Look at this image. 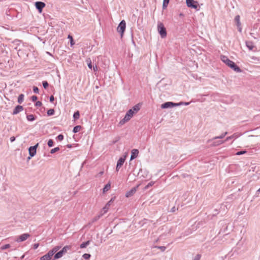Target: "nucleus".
Returning <instances> with one entry per match:
<instances>
[{
	"label": "nucleus",
	"instance_id": "nucleus-1",
	"mask_svg": "<svg viewBox=\"0 0 260 260\" xmlns=\"http://www.w3.org/2000/svg\"><path fill=\"white\" fill-rule=\"evenodd\" d=\"M221 59L228 67L232 69L235 72L237 73L241 72L242 71L240 69V68L239 67H238L234 61L230 60L228 57L224 55H222L221 56Z\"/></svg>",
	"mask_w": 260,
	"mask_h": 260
},
{
	"label": "nucleus",
	"instance_id": "nucleus-2",
	"mask_svg": "<svg viewBox=\"0 0 260 260\" xmlns=\"http://www.w3.org/2000/svg\"><path fill=\"white\" fill-rule=\"evenodd\" d=\"M134 114L135 113L133 111H132V110H128L126 112L124 117L121 120H120L118 125L121 126L124 124L126 122L129 121L133 117Z\"/></svg>",
	"mask_w": 260,
	"mask_h": 260
},
{
	"label": "nucleus",
	"instance_id": "nucleus-3",
	"mask_svg": "<svg viewBox=\"0 0 260 260\" xmlns=\"http://www.w3.org/2000/svg\"><path fill=\"white\" fill-rule=\"evenodd\" d=\"M157 30L162 38L167 36V31L162 23L158 22L157 24Z\"/></svg>",
	"mask_w": 260,
	"mask_h": 260
},
{
	"label": "nucleus",
	"instance_id": "nucleus-4",
	"mask_svg": "<svg viewBox=\"0 0 260 260\" xmlns=\"http://www.w3.org/2000/svg\"><path fill=\"white\" fill-rule=\"evenodd\" d=\"M125 28L126 22L124 20H123L120 22L118 27H117V31L120 34V36L121 38L123 37L124 32L125 30Z\"/></svg>",
	"mask_w": 260,
	"mask_h": 260
},
{
	"label": "nucleus",
	"instance_id": "nucleus-5",
	"mask_svg": "<svg viewBox=\"0 0 260 260\" xmlns=\"http://www.w3.org/2000/svg\"><path fill=\"white\" fill-rule=\"evenodd\" d=\"M182 104H183L182 102H180L179 103H174L173 102H168L165 103L164 104H162L161 105V108L162 109H166V108L173 107H175V106H178L180 105H182Z\"/></svg>",
	"mask_w": 260,
	"mask_h": 260
},
{
	"label": "nucleus",
	"instance_id": "nucleus-6",
	"mask_svg": "<svg viewBox=\"0 0 260 260\" xmlns=\"http://www.w3.org/2000/svg\"><path fill=\"white\" fill-rule=\"evenodd\" d=\"M186 5L188 7L194 8L197 10L199 8L198 3L194 0H186Z\"/></svg>",
	"mask_w": 260,
	"mask_h": 260
},
{
	"label": "nucleus",
	"instance_id": "nucleus-7",
	"mask_svg": "<svg viewBox=\"0 0 260 260\" xmlns=\"http://www.w3.org/2000/svg\"><path fill=\"white\" fill-rule=\"evenodd\" d=\"M30 235L28 233H25L21 235H20L17 239L16 240V241L17 242H21L24 241L26 240L27 238L30 237Z\"/></svg>",
	"mask_w": 260,
	"mask_h": 260
},
{
	"label": "nucleus",
	"instance_id": "nucleus-8",
	"mask_svg": "<svg viewBox=\"0 0 260 260\" xmlns=\"http://www.w3.org/2000/svg\"><path fill=\"white\" fill-rule=\"evenodd\" d=\"M126 158V156L121 157L117 161L116 170L118 171L121 167L123 165Z\"/></svg>",
	"mask_w": 260,
	"mask_h": 260
},
{
	"label": "nucleus",
	"instance_id": "nucleus-9",
	"mask_svg": "<svg viewBox=\"0 0 260 260\" xmlns=\"http://www.w3.org/2000/svg\"><path fill=\"white\" fill-rule=\"evenodd\" d=\"M39 146V143H37L34 146H31L28 149L29 154L30 157L34 156L36 154V150Z\"/></svg>",
	"mask_w": 260,
	"mask_h": 260
},
{
	"label": "nucleus",
	"instance_id": "nucleus-10",
	"mask_svg": "<svg viewBox=\"0 0 260 260\" xmlns=\"http://www.w3.org/2000/svg\"><path fill=\"white\" fill-rule=\"evenodd\" d=\"M35 6L37 9L38 10L40 13H41L42 9L45 7V4L42 2H37L35 3Z\"/></svg>",
	"mask_w": 260,
	"mask_h": 260
},
{
	"label": "nucleus",
	"instance_id": "nucleus-11",
	"mask_svg": "<svg viewBox=\"0 0 260 260\" xmlns=\"http://www.w3.org/2000/svg\"><path fill=\"white\" fill-rule=\"evenodd\" d=\"M113 202V198H111V200L106 204V205L105 206V207L103 208L102 211V214L103 215L105 213H106L109 208L110 205L111 203Z\"/></svg>",
	"mask_w": 260,
	"mask_h": 260
},
{
	"label": "nucleus",
	"instance_id": "nucleus-12",
	"mask_svg": "<svg viewBox=\"0 0 260 260\" xmlns=\"http://www.w3.org/2000/svg\"><path fill=\"white\" fill-rule=\"evenodd\" d=\"M139 150L137 149H134L131 151V160L134 159L136 158L139 154Z\"/></svg>",
	"mask_w": 260,
	"mask_h": 260
},
{
	"label": "nucleus",
	"instance_id": "nucleus-13",
	"mask_svg": "<svg viewBox=\"0 0 260 260\" xmlns=\"http://www.w3.org/2000/svg\"><path fill=\"white\" fill-rule=\"evenodd\" d=\"M137 187L138 186L132 188L129 191L126 193L125 196L127 198L132 196L136 192Z\"/></svg>",
	"mask_w": 260,
	"mask_h": 260
},
{
	"label": "nucleus",
	"instance_id": "nucleus-14",
	"mask_svg": "<svg viewBox=\"0 0 260 260\" xmlns=\"http://www.w3.org/2000/svg\"><path fill=\"white\" fill-rule=\"evenodd\" d=\"M53 255L49 251L47 253L40 258L41 260H50Z\"/></svg>",
	"mask_w": 260,
	"mask_h": 260
},
{
	"label": "nucleus",
	"instance_id": "nucleus-15",
	"mask_svg": "<svg viewBox=\"0 0 260 260\" xmlns=\"http://www.w3.org/2000/svg\"><path fill=\"white\" fill-rule=\"evenodd\" d=\"M23 110V108L22 106H17L13 110V114L16 115Z\"/></svg>",
	"mask_w": 260,
	"mask_h": 260
},
{
	"label": "nucleus",
	"instance_id": "nucleus-16",
	"mask_svg": "<svg viewBox=\"0 0 260 260\" xmlns=\"http://www.w3.org/2000/svg\"><path fill=\"white\" fill-rule=\"evenodd\" d=\"M227 134H228V132H224L219 136H216V137H214L212 139L208 140L207 141V143H210L213 140L217 139H223Z\"/></svg>",
	"mask_w": 260,
	"mask_h": 260
},
{
	"label": "nucleus",
	"instance_id": "nucleus-17",
	"mask_svg": "<svg viewBox=\"0 0 260 260\" xmlns=\"http://www.w3.org/2000/svg\"><path fill=\"white\" fill-rule=\"evenodd\" d=\"M141 105L140 104H138L135 105L131 110L134 112V113L136 114L140 109Z\"/></svg>",
	"mask_w": 260,
	"mask_h": 260
},
{
	"label": "nucleus",
	"instance_id": "nucleus-18",
	"mask_svg": "<svg viewBox=\"0 0 260 260\" xmlns=\"http://www.w3.org/2000/svg\"><path fill=\"white\" fill-rule=\"evenodd\" d=\"M111 188V184L110 183H107L103 189V193H105L107 192Z\"/></svg>",
	"mask_w": 260,
	"mask_h": 260
},
{
	"label": "nucleus",
	"instance_id": "nucleus-19",
	"mask_svg": "<svg viewBox=\"0 0 260 260\" xmlns=\"http://www.w3.org/2000/svg\"><path fill=\"white\" fill-rule=\"evenodd\" d=\"M246 45L247 47L250 50H252L253 48H254L253 44L251 41H248L246 42Z\"/></svg>",
	"mask_w": 260,
	"mask_h": 260
},
{
	"label": "nucleus",
	"instance_id": "nucleus-20",
	"mask_svg": "<svg viewBox=\"0 0 260 260\" xmlns=\"http://www.w3.org/2000/svg\"><path fill=\"white\" fill-rule=\"evenodd\" d=\"M63 254H64L63 253V252L60 250L59 252H57L54 255V259L59 258L63 256Z\"/></svg>",
	"mask_w": 260,
	"mask_h": 260
},
{
	"label": "nucleus",
	"instance_id": "nucleus-21",
	"mask_svg": "<svg viewBox=\"0 0 260 260\" xmlns=\"http://www.w3.org/2000/svg\"><path fill=\"white\" fill-rule=\"evenodd\" d=\"M240 19V17L239 15H237L235 18V21L237 23V27H240L241 25Z\"/></svg>",
	"mask_w": 260,
	"mask_h": 260
},
{
	"label": "nucleus",
	"instance_id": "nucleus-22",
	"mask_svg": "<svg viewBox=\"0 0 260 260\" xmlns=\"http://www.w3.org/2000/svg\"><path fill=\"white\" fill-rule=\"evenodd\" d=\"M60 246H55L54 247V248H53V249L51 250H50L49 251L51 253V254L53 255L60 248Z\"/></svg>",
	"mask_w": 260,
	"mask_h": 260
},
{
	"label": "nucleus",
	"instance_id": "nucleus-23",
	"mask_svg": "<svg viewBox=\"0 0 260 260\" xmlns=\"http://www.w3.org/2000/svg\"><path fill=\"white\" fill-rule=\"evenodd\" d=\"M224 143L223 141H218L216 142H213V143L211 145L212 146L215 147L219 146L220 144H222Z\"/></svg>",
	"mask_w": 260,
	"mask_h": 260
},
{
	"label": "nucleus",
	"instance_id": "nucleus-24",
	"mask_svg": "<svg viewBox=\"0 0 260 260\" xmlns=\"http://www.w3.org/2000/svg\"><path fill=\"white\" fill-rule=\"evenodd\" d=\"M71 249V246L67 245L65 246L61 250V251L63 252V253L64 254L67 252V251Z\"/></svg>",
	"mask_w": 260,
	"mask_h": 260
},
{
	"label": "nucleus",
	"instance_id": "nucleus-25",
	"mask_svg": "<svg viewBox=\"0 0 260 260\" xmlns=\"http://www.w3.org/2000/svg\"><path fill=\"white\" fill-rule=\"evenodd\" d=\"M81 128H82L81 126H80V125H77V126H75L74 127L73 130V132L74 133H76L78 132L79 131H80Z\"/></svg>",
	"mask_w": 260,
	"mask_h": 260
},
{
	"label": "nucleus",
	"instance_id": "nucleus-26",
	"mask_svg": "<svg viewBox=\"0 0 260 260\" xmlns=\"http://www.w3.org/2000/svg\"><path fill=\"white\" fill-rule=\"evenodd\" d=\"M26 118H27V119L30 121H34L35 120V116L32 114H30V115H27Z\"/></svg>",
	"mask_w": 260,
	"mask_h": 260
},
{
	"label": "nucleus",
	"instance_id": "nucleus-27",
	"mask_svg": "<svg viewBox=\"0 0 260 260\" xmlns=\"http://www.w3.org/2000/svg\"><path fill=\"white\" fill-rule=\"evenodd\" d=\"M89 243H90L89 241H87L85 242H83L80 245V247L81 248H85L87 246H88L89 244Z\"/></svg>",
	"mask_w": 260,
	"mask_h": 260
},
{
	"label": "nucleus",
	"instance_id": "nucleus-28",
	"mask_svg": "<svg viewBox=\"0 0 260 260\" xmlns=\"http://www.w3.org/2000/svg\"><path fill=\"white\" fill-rule=\"evenodd\" d=\"M24 100V95L23 94H21L19 95L18 98V103L21 104L23 102Z\"/></svg>",
	"mask_w": 260,
	"mask_h": 260
},
{
	"label": "nucleus",
	"instance_id": "nucleus-29",
	"mask_svg": "<svg viewBox=\"0 0 260 260\" xmlns=\"http://www.w3.org/2000/svg\"><path fill=\"white\" fill-rule=\"evenodd\" d=\"M86 62L87 63L88 68L89 69H91L92 66V63H91V59L90 58H87L86 60Z\"/></svg>",
	"mask_w": 260,
	"mask_h": 260
},
{
	"label": "nucleus",
	"instance_id": "nucleus-30",
	"mask_svg": "<svg viewBox=\"0 0 260 260\" xmlns=\"http://www.w3.org/2000/svg\"><path fill=\"white\" fill-rule=\"evenodd\" d=\"M237 138V135L236 134H234L231 136H229V137H226V138L225 139V141H229L231 139H234V138Z\"/></svg>",
	"mask_w": 260,
	"mask_h": 260
},
{
	"label": "nucleus",
	"instance_id": "nucleus-31",
	"mask_svg": "<svg viewBox=\"0 0 260 260\" xmlns=\"http://www.w3.org/2000/svg\"><path fill=\"white\" fill-rule=\"evenodd\" d=\"M102 215H103V214H102V213H101V214H100V215H98V216H95V217L93 218V219H92V222H95V221H96L98 220L101 218V217Z\"/></svg>",
	"mask_w": 260,
	"mask_h": 260
},
{
	"label": "nucleus",
	"instance_id": "nucleus-32",
	"mask_svg": "<svg viewBox=\"0 0 260 260\" xmlns=\"http://www.w3.org/2000/svg\"><path fill=\"white\" fill-rule=\"evenodd\" d=\"M80 114L79 111H77L74 113L73 115V117L75 119H78L79 118Z\"/></svg>",
	"mask_w": 260,
	"mask_h": 260
},
{
	"label": "nucleus",
	"instance_id": "nucleus-33",
	"mask_svg": "<svg viewBox=\"0 0 260 260\" xmlns=\"http://www.w3.org/2000/svg\"><path fill=\"white\" fill-rule=\"evenodd\" d=\"M169 1H170V0H164L163 5H162V7H163L164 9H165V8H166L168 6Z\"/></svg>",
	"mask_w": 260,
	"mask_h": 260
},
{
	"label": "nucleus",
	"instance_id": "nucleus-34",
	"mask_svg": "<svg viewBox=\"0 0 260 260\" xmlns=\"http://www.w3.org/2000/svg\"><path fill=\"white\" fill-rule=\"evenodd\" d=\"M54 113V110L53 109H50L47 111V114L49 116L53 115Z\"/></svg>",
	"mask_w": 260,
	"mask_h": 260
},
{
	"label": "nucleus",
	"instance_id": "nucleus-35",
	"mask_svg": "<svg viewBox=\"0 0 260 260\" xmlns=\"http://www.w3.org/2000/svg\"><path fill=\"white\" fill-rule=\"evenodd\" d=\"M68 38L70 39L71 46H72L75 44L73 37L71 35H69Z\"/></svg>",
	"mask_w": 260,
	"mask_h": 260
},
{
	"label": "nucleus",
	"instance_id": "nucleus-36",
	"mask_svg": "<svg viewBox=\"0 0 260 260\" xmlns=\"http://www.w3.org/2000/svg\"><path fill=\"white\" fill-rule=\"evenodd\" d=\"M59 147H55V148H53V149H52L51 150V151H50V153H51V154H53V153H55V152H57V151H59Z\"/></svg>",
	"mask_w": 260,
	"mask_h": 260
},
{
	"label": "nucleus",
	"instance_id": "nucleus-37",
	"mask_svg": "<svg viewBox=\"0 0 260 260\" xmlns=\"http://www.w3.org/2000/svg\"><path fill=\"white\" fill-rule=\"evenodd\" d=\"M48 145L49 147L53 146V141L52 139H50L48 142Z\"/></svg>",
	"mask_w": 260,
	"mask_h": 260
},
{
	"label": "nucleus",
	"instance_id": "nucleus-38",
	"mask_svg": "<svg viewBox=\"0 0 260 260\" xmlns=\"http://www.w3.org/2000/svg\"><path fill=\"white\" fill-rule=\"evenodd\" d=\"M83 257L85 259H88L90 258V254H87V253H85L83 255Z\"/></svg>",
	"mask_w": 260,
	"mask_h": 260
},
{
	"label": "nucleus",
	"instance_id": "nucleus-39",
	"mask_svg": "<svg viewBox=\"0 0 260 260\" xmlns=\"http://www.w3.org/2000/svg\"><path fill=\"white\" fill-rule=\"evenodd\" d=\"M155 247L156 248L159 249L162 251H164L166 249V247L165 246H156Z\"/></svg>",
	"mask_w": 260,
	"mask_h": 260
},
{
	"label": "nucleus",
	"instance_id": "nucleus-40",
	"mask_svg": "<svg viewBox=\"0 0 260 260\" xmlns=\"http://www.w3.org/2000/svg\"><path fill=\"white\" fill-rule=\"evenodd\" d=\"M10 247V245L9 244H6V245H3L2 247H1V249L2 250H5V249H6Z\"/></svg>",
	"mask_w": 260,
	"mask_h": 260
},
{
	"label": "nucleus",
	"instance_id": "nucleus-41",
	"mask_svg": "<svg viewBox=\"0 0 260 260\" xmlns=\"http://www.w3.org/2000/svg\"><path fill=\"white\" fill-rule=\"evenodd\" d=\"M201 257V255L200 254H197L194 258L192 259V260H200Z\"/></svg>",
	"mask_w": 260,
	"mask_h": 260
},
{
	"label": "nucleus",
	"instance_id": "nucleus-42",
	"mask_svg": "<svg viewBox=\"0 0 260 260\" xmlns=\"http://www.w3.org/2000/svg\"><path fill=\"white\" fill-rule=\"evenodd\" d=\"M63 136L61 134H60L57 137V139L58 140L61 141H62L63 139Z\"/></svg>",
	"mask_w": 260,
	"mask_h": 260
},
{
	"label": "nucleus",
	"instance_id": "nucleus-43",
	"mask_svg": "<svg viewBox=\"0 0 260 260\" xmlns=\"http://www.w3.org/2000/svg\"><path fill=\"white\" fill-rule=\"evenodd\" d=\"M154 183V182L151 181L149 182L145 187V189L148 188L149 187L152 186Z\"/></svg>",
	"mask_w": 260,
	"mask_h": 260
},
{
	"label": "nucleus",
	"instance_id": "nucleus-44",
	"mask_svg": "<svg viewBox=\"0 0 260 260\" xmlns=\"http://www.w3.org/2000/svg\"><path fill=\"white\" fill-rule=\"evenodd\" d=\"M33 91L36 93H38L39 92V88L36 86H34L33 87Z\"/></svg>",
	"mask_w": 260,
	"mask_h": 260
},
{
	"label": "nucleus",
	"instance_id": "nucleus-45",
	"mask_svg": "<svg viewBox=\"0 0 260 260\" xmlns=\"http://www.w3.org/2000/svg\"><path fill=\"white\" fill-rule=\"evenodd\" d=\"M246 152V151H240L237 152L236 154L237 155H240L245 153Z\"/></svg>",
	"mask_w": 260,
	"mask_h": 260
},
{
	"label": "nucleus",
	"instance_id": "nucleus-46",
	"mask_svg": "<svg viewBox=\"0 0 260 260\" xmlns=\"http://www.w3.org/2000/svg\"><path fill=\"white\" fill-rule=\"evenodd\" d=\"M43 86L44 88H46L48 86V83L47 81H43Z\"/></svg>",
	"mask_w": 260,
	"mask_h": 260
},
{
	"label": "nucleus",
	"instance_id": "nucleus-47",
	"mask_svg": "<svg viewBox=\"0 0 260 260\" xmlns=\"http://www.w3.org/2000/svg\"><path fill=\"white\" fill-rule=\"evenodd\" d=\"M36 106L37 107H40L42 105V103L40 101H37L36 103Z\"/></svg>",
	"mask_w": 260,
	"mask_h": 260
},
{
	"label": "nucleus",
	"instance_id": "nucleus-48",
	"mask_svg": "<svg viewBox=\"0 0 260 260\" xmlns=\"http://www.w3.org/2000/svg\"><path fill=\"white\" fill-rule=\"evenodd\" d=\"M39 243H35V244H34L33 245V248L34 249H36L38 248V247H39Z\"/></svg>",
	"mask_w": 260,
	"mask_h": 260
},
{
	"label": "nucleus",
	"instance_id": "nucleus-49",
	"mask_svg": "<svg viewBox=\"0 0 260 260\" xmlns=\"http://www.w3.org/2000/svg\"><path fill=\"white\" fill-rule=\"evenodd\" d=\"M37 96H36V95H33L31 96V100L33 101V102H35L36 101H37Z\"/></svg>",
	"mask_w": 260,
	"mask_h": 260
},
{
	"label": "nucleus",
	"instance_id": "nucleus-50",
	"mask_svg": "<svg viewBox=\"0 0 260 260\" xmlns=\"http://www.w3.org/2000/svg\"><path fill=\"white\" fill-rule=\"evenodd\" d=\"M49 100H50V102H53V101H54V98L53 95H51V96H50Z\"/></svg>",
	"mask_w": 260,
	"mask_h": 260
},
{
	"label": "nucleus",
	"instance_id": "nucleus-51",
	"mask_svg": "<svg viewBox=\"0 0 260 260\" xmlns=\"http://www.w3.org/2000/svg\"><path fill=\"white\" fill-rule=\"evenodd\" d=\"M15 140V137L13 136L10 138L11 142H13Z\"/></svg>",
	"mask_w": 260,
	"mask_h": 260
},
{
	"label": "nucleus",
	"instance_id": "nucleus-52",
	"mask_svg": "<svg viewBox=\"0 0 260 260\" xmlns=\"http://www.w3.org/2000/svg\"><path fill=\"white\" fill-rule=\"evenodd\" d=\"M93 70H94V71H96L98 70V68H97V67H96V66H95V67H93Z\"/></svg>",
	"mask_w": 260,
	"mask_h": 260
},
{
	"label": "nucleus",
	"instance_id": "nucleus-53",
	"mask_svg": "<svg viewBox=\"0 0 260 260\" xmlns=\"http://www.w3.org/2000/svg\"><path fill=\"white\" fill-rule=\"evenodd\" d=\"M238 30L241 32V30H242V28H241V26H240V27H238Z\"/></svg>",
	"mask_w": 260,
	"mask_h": 260
},
{
	"label": "nucleus",
	"instance_id": "nucleus-54",
	"mask_svg": "<svg viewBox=\"0 0 260 260\" xmlns=\"http://www.w3.org/2000/svg\"><path fill=\"white\" fill-rule=\"evenodd\" d=\"M182 103H183L182 105H188L189 104V103H186V102L185 103L182 102Z\"/></svg>",
	"mask_w": 260,
	"mask_h": 260
},
{
	"label": "nucleus",
	"instance_id": "nucleus-55",
	"mask_svg": "<svg viewBox=\"0 0 260 260\" xmlns=\"http://www.w3.org/2000/svg\"><path fill=\"white\" fill-rule=\"evenodd\" d=\"M257 193H260V188L257 190Z\"/></svg>",
	"mask_w": 260,
	"mask_h": 260
},
{
	"label": "nucleus",
	"instance_id": "nucleus-56",
	"mask_svg": "<svg viewBox=\"0 0 260 260\" xmlns=\"http://www.w3.org/2000/svg\"><path fill=\"white\" fill-rule=\"evenodd\" d=\"M24 255H22V256H21V259H22L24 258Z\"/></svg>",
	"mask_w": 260,
	"mask_h": 260
},
{
	"label": "nucleus",
	"instance_id": "nucleus-57",
	"mask_svg": "<svg viewBox=\"0 0 260 260\" xmlns=\"http://www.w3.org/2000/svg\"><path fill=\"white\" fill-rule=\"evenodd\" d=\"M174 208H172V212H173V211H174Z\"/></svg>",
	"mask_w": 260,
	"mask_h": 260
},
{
	"label": "nucleus",
	"instance_id": "nucleus-58",
	"mask_svg": "<svg viewBox=\"0 0 260 260\" xmlns=\"http://www.w3.org/2000/svg\"><path fill=\"white\" fill-rule=\"evenodd\" d=\"M68 147H71V145H68Z\"/></svg>",
	"mask_w": 260,
	"mask_h": 260
}]
</instances>
